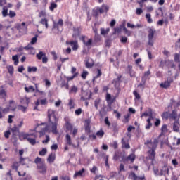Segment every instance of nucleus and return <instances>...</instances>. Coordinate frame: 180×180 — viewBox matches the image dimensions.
<instances>
[{"instance_id": "1", "label": "nucleus", "mask_w": 180, "mask_h": 180, "mask_svg": "<svg viewBox=\"0 0 180 180\" xmlns=\"http://www.w3.org/2000/svg\"><path fill=\"white\" fill-rule=\"evenodd\" d=\"M49 123L46 127V131H52L53 134H57V123H58V118L56 116V111L53 110H48Z\"/></svg>"}, {"instance_id": "2", "label": "nucleus", "mask_w": 180, "mask_h": 180, "mask_svg": "<svg viewBox=\"0 0 180 180\" xmlns=\"http://www.w3.org/2000/svg\"><path fill=\"white\" fill-rule=\"evenodd\" d=\"M41 129H42L39 131H36V129L31 130L30 131V133L22 134L21 136L23 139L27 140L30 144L34 146V144H36V137H37L38 134H39L40 137H42V136L46 134V127L44 126Z\"/></svg>"}, {"instance_id": "3", "label": "nucleus", "mask_w": 180, "mask_h": 180, "mask_svg": "<svg viewBox=\"0 0 180 180\" xmlns=\"http://www.w3.org/2000/svg\"><path fill=\"white\" fill-rule=\"evenodd\" d=\"M34 162L37 165V169L39 174H46V165H44V159L37 157L34 160Z\"/></svg>"}, {"instance_id": "4", "label": "nucleus", "mask_w": 180, "mask_h": 180, "mask_svg": "<svg viewBox=\"0 0 180 180\" xmlns=\"http://www.w3.org/2000/svg\"><path fill=\"white\" fill-rule=\"evenodd\" d=\"M155 29L150 28L148 30V46H153L154 45V34H155Z\"/></svg>"}, {"instance_id": "5", "label": "nucleus", "mask_w": 180, "mask_h": 180, "mask_svg": "<svg viewBox=\"0 0 180 180\" xmlns=\"http://www.w3.org/2000/svg\"><path fill=\"white\" fill-rule=\"evenodd\" d=\"M121 143L122 144V148H126V150L130 149V143H129V139H127V137L124 136L122 138Z\"/></svg>"}, {"instance_id": "6", "label": "nucleus", "mask_w": 180, "mask_h": 180, "mask_svg": "<svg viewBox=\"0 0 180 180\" xmlns=\"http://www.w3.org/2000/svg\"><path fill=\"white\" fill-rule=\"evenodd\" d=\"M76 71H77V68L72 67L71 72H72V74H73V75L71 77H67L68 81H72V79H74V78H77V77H78L79 73L75 72Z\"/></svg>"}, {"instance_id": "7", "label": "nucleus", "mask_w": 180, "mask_h": 180, "mask_svg": "<svg viewBox=\"0 0 180 180\" xmlns=\"http://www.w3.org/2000/svg\"><path fill=\"white\" fill-rule=\"evenodd\" d=\"M172 81L173 80L171 78L167 79V81L160 84V87L164 88L165 89H167V88H169V86H171Z\"/></svg>"}, {"instance_id": "8", "label": "nucleus", "mask_w": 180, "mask_h": 180, "mask_svg": "<svg viewBox=\"0 0 180 180\" xmlns=\"http://www.w3.org/2000/svg\"><path fill=\"white\" fill-rule=\"evenodd\" d=\"M64 25V21L63 19H59L58 22L53 21V29H57V30H60V27H63Z\"/></svg>"}, {"instance_id": "9", "label": "nucleus", "mask_w": 180, "mask_h": 180, "mask_svg": "<svg viewBox=\"0 0 180 180\" xmlns=\"http://www.w3.org/2000/svg\"><path fill=\"white\" fill-rule=\"evenodd\" d=\"M179 118H178V112L176 110H173L172 113L169 114V120H175V122L178 121Z\"/></svg>"}, {"instance_id": "10", "label": "nucleus", "mask_w": 180, "mask_h": 180, "mask_svg": "<svg viewBox=\"0 0 180 180\" xmlns=\"http://www.w3.org/2000/svg\"><path fill=\"white\" fill-rule=\"evenodd\" d=\"M134 160H136V155L133 153L123 158L124 162H127V161H131V162H134Z\"/></svg>"}, {"instance_id": "11", "label": "nucleus", "mask_w": 180, "mask_h": 180, "mask_svg": "<svg viewBox=\"0 0 180 180\" xmlns=\"http://www.w3.org/2000/svg\"><path fill=\"white\" fill-rule=\"evenodd\" d=\"M67 44H70L73 50V51H77L78 50V41H71L67 42Z\"/></svg>"}, {"instance_id": "12", "label": "nucleus", "mask_w": 180, "mask_h": 180, "mask_svg": "<svg viewBox=\"0 0 180 180\" xmlns=\"http://www.w3.org/2000/svg\"><path fill=\"white\" fill-rule=\"evenodd\" d=\"M144 116H149V119L153 120L154 117H153V110L151 108H148V111H146L143 114H141V117Z\"/></svg>"}, {"instance_id": "13", "label": "nucleus", "mask_w": 180, "mask_h": 180, "mask_svg": "<svg viewBox=\"0 0 180 180\" xmlns=\"http://www.w3.org/2000/svg\"><path fill=\"white\" fill-rule=\"evenodd\" d=\"M60 81H61L60 88H64L65 89H70V85L68 84V81H70V80L66 81V80L63 79V78L60 77Z\"/></svg>"}, {"instance_id": "14", "label": "nucleus", "mask_w": 180, "mask_h": 180, "mask_svg": "<svg viewBox=\"0 0 180 180\" xmlns=\"http://www.w3.org/2000/svg\"><path fill=\"white\" fill-rule=\"evenodd\" d=\"M36 57L38 60L42 59V63L46 64V56H44V53H43V51H39V53H37Z\"/></svg>"}, {"instance_id": "15", "label": "nucleus", "mask_w": 180, "mask_h": 180, "mask_svg": "<svg viewBox=\"0 0 180 180\" xmlns=\"http://www.w3.org/2000/svg\"><path fill=\"white\" fill-rule=\"evenodd\" d=\"M6 91L4 89V86H0V99H6Z\"/></svg>"}, {"instance_id": "16", "label": "nucleus", "mask_w": 180, "mask_h": 180, "mask_svg": "<svg viewBox=\"0 0 180 180\" xmlns=\"http://www.w3.org/2000/svg\"><path fill=\"white\" fill-rule=\"evenodd\" d=\"M55 160H56V154H54V153H51V154L48 156L47 162H48L49 164H53V162H54Z\"/></svg>"}, {"instance_id": "17", "label": "nucleus", "mask_w": 180, "mask_h": 180, "mask_svg": "<svg viewBox=\"0 0 180 180\" xmlns=\"http://www.w3.org/2000/svg\"><path fill=\"white\" fill-rule=\"evenodd\" d=\"M81 34V31H79V28H73V39H77Z\"/></svg>"}, {"instance_id": "18", "label": "nucleus", "mask_w": 180, "mask_h": 180, "mask_svg": "<svg viewBox=\"0 0 180 180\" xmlns=\"http://www.w3.org/2000/svg\"><path fill=\"white\" fill-rule=\"evenodd\" d=\"M9 112V108H2L0 106V119H2V117H4V113H8Z\"/></svg>"}, {"instance_id": "19", "label": "nucleus", "mask_w": 180, "mask_h": 180, "mask_svg": "<svg viewBox=\"0 0 180 180\" xmlns=\"http://www.w3.org/2000/svg\"><path fill=\"white\" fill-rule=\"evenodd\" d=\"M66 143L67 144H68V146H72L74 148H77V146L72 144V142L71 141V136H70V134L66 135Z\"/></svg>"}, {"instance_id": "20", "label": "nucleus", "mask_w": 180, "mask_h": 180, "mask_svg": "<svg viewBox=\"0 0 180 180\" xmlns=\"http://www.w3.org/2000/svg\"><path fill=\"white\" fill-rule=\"evenodd\" d=\"M120 79H122V76H118L116 79H114L113 84H115V88H117L120 85Z\"/></svg>"}, {"instance_id": "21", "label": "nucleus", "mask_w": 180, "mask_h": 180, "mask_svg": "<svg viewBox=\"0 0 180 180\" xmlns=\"http://www.w3.org/2000/svg\"><path fill=\"white\" fill-rule=\"evenodd\" d=\"M173 130L174 131H176V133H178L179 131V122L175 121L173 124Z\"/></svg>"}, {"instance_id": "22", "label": "nucleus", "mask_w": 180, "mask_h": 180, "mask_svg": "<svg viewBox=\"0 0 180 180\" xmlns=\"http://www.w3.org/2000/svg\"><path fill=\"white\" fill-rule=\"evenodd\" d=\"M149 75H151V72L150 71V70L144 72L143 76H142L141 79L143 82L147 81V78H148Z\"/></svg>"}, {"instance_id": "23", "label": "nucleus", "mask_w": 180, "mask_h": 180, "mask_svg": "<svg viewBox=\"0 0 180 180\" xmlns=\"http://www.w3.org/2000/svg\"><path fill=\"white\" fill-rule=\"evenodd\" d=\"M11 131L13 133V137H15L16 136L17 133H19V128L15 125L13 128L11 129Z\"/></svg>"}, {"instance_id": "24", "label": "nucleus", "mask_w": 180, "mask_h": 180, "mask_svg": "<svg viewBox=\"0 0 180 180\" xmlns=\"http://www.w3.org/2000/svg\"><path fill=\"white\" fill-rule=\"evenodd\" d=\"M1 13H2L3 18H6V16L9 15V13H8V7L4 6L2 8Z\"/></svg>"}, {"instance_id": "25", "label": "nucleus", "mask_w": 180, "mask_h": 180, "mask_svg": "<svg viewBox=\"0 0 180 180\" xmlns=\"http://www.w3.org/2000/svg\"><path fill=\"white\" fill-rule=\"evenodd\" d=\"M77 92H78V87L75 85L72 86L69 91V94H77Z\"/></svg>"}, {"instance_id": "26", "label": "nucleus", "mask_w": 180, "mask_h": 180, "mask_svg": "<svg viewBox=\"0 0 180 180\" xmlns=\"http://www.w3.org/2000/svg\"><path fill=\"white\" fill-rule=\"evenodd\" d=\"M148 154L150 155V158L151 160H153V158L155 157V150H153V149H150L148 150Z\"/></svg>"}, {"instance_id": "27", "label": "nucleus", "mask_w": 180, "mask_h": 180, "mask_svg": "<svg viewBox=\"0 0 180 180\" xmlns=\"http://www.w3.org/2000/svg\"><path fill=\"white\" fill-rule=\"evenodd\" d=\"M96 135L97 136V137H99V139H102V137H103V136H105V131H103V130H99L96 133Z\"/></svg>"}, {"instance_id": "28", "label": "nucleus", "mask_w": 180, "mask_h": 180, "mask_svg": "<svg viewBox=\"0 0 180 180\" xmlns=\"http://www.w3.org/2000/svg\"><path fill=\"white\" fill-rule=\"evenodd\" d=\"M101 98H96L95 101H94V108L96 109V110H98V106H99V104L101 103Z\"/></svg>"}, {"instance_id": "29", "label": "nucleus", "mask_w": 180, "mask_h": 180, "mask_svg": "<svg viewBox=\"0 0 180 180\" xmlns=\"http://www.w3.org/2000/svg\"><path fill=\"white\" fill-rule=\"evenodd\" d=\"M12 60L14 61L15 65H18V64H19V58L18 57V55L13 56Z\"/></svg>"}, {"instance_id": "30", "label": "nucleus", "mask_w": 180, "mask_h": 180, "mask_svg": "<svg viewBox=\"0 0 180 180\" xmlns=\"http://www.w3.org/2000/svg\"><path fill=\"white\" fill-rule=\"evenodd\" d=\"M84 172H85V169H82L81 170H79V172H76L74 175L75 178H77V176H82V174H84Z\"/></svg>"}, {"instance_id": "31", "label": "nucleus", "mask_w": 180, "mask_h": 180, "mask_svg": "<svg viewBox=\"0 0 180 180\" xmlns=\"http://www.w3.org/2000/svg\"><path fill=\"white\" fill-rule=\"evenodd\" d=\"M127 71L129 72L130 77H133V67H131V65L127 66Z\"/></svg>"}, {"instance_id": "32", "label": "nucleus", "mask_w": 180, "mask_h": 180, "mask_svg": "<svg viewBox=\"0 0 180 180\" xmlns=\"http://www.w3.org/2000/svg\"><path fill=\"white\" fill-rule=\"evenodd\" d=\"M25 92H34V87L33 86H29L28 87H25Z\"/></svg>"}, {"instance_id": "33", "label": "nucleus", "mask_w": 180, "mask_h": 180, "mask_svg": "<svg viewBox=\"0 0 180 180\" xmlns=\"http://www.w3.org/2000/svg\"><path fill=\"white\" fill-rule=\"evenodd\" d=\"M106 101L108 103H113V100H112V95H110V94H107Z\"/></svg>"}, {"instance_id": "34", "label": "nucleus", "mask_w": 180, "mask_h": 180, "mask_svg": "<svg viewBox=\"0 0 180 180\" xmlns=\"http://www.w3.org/2000/svg\"><path fill=\"white\" fill-rule=\"evenodd\" d=\"M161 134H165L167 131H168V129L167 128V124H163L161 128Z\"/></svg>"}, {"instance_id": "35", "label": "nucleus", "mask_w": 180, "mask_h": 180, "mask_svg": "<svg viewBox=\"0 0 180 180\" xmlns=\"http://www.w3.org/2000/svg\"><path fill=\"white\" fill-rule=\"evenodd\" d=\"M11 168L15 171H18V168H19V162H15L14 163H13Z\"/></svg>"}, {"instance_id": "36", "label": "nucleus", "mask_w": 180, "mask_h": 180, "mask_svg": "<svg viewBox=\"0 0 180 180\" xmlns=\"http://www.w3.org/2000/svg\"><path fill=\"white\" fill-rule=\"evenodd\" d=\"M147 122H148V124L146 126V130H150V129L151 128V126H153L150 118H148L147 120Z\"/></svg>"}, {"instance_id": "37", "label": "nucleus", "mask_w": 180, "mask_h": 180, "mask_svg": "<svg viewBox=\"0 0 180 180\" xmlns=\"http://www.w3.org/2000/svg\"><path fill=\"white\" fill-rule=\"evenodd\" d=\"M162 119H165L166 120H168L169 119V113L168 112H165L162 114Z\"/></svg>"}, {"instance_id": "38", "label": "nucleus", "mask_w": 180, "mask_h": 180, "mask_svg": "<svg viewBox=\"0 0 180 180\" xmlns=\"http://www.w3.org/2000/svg\"><path fill=\"white\" fill-rule=\"evenodd\" d=\"M123 30L124 32V34H127V36L130 37L131 36V31H129V30H127V28H126V27H123Z\"/></svg>"}, {"instance_id": "39", "label": "nucleus", "mask_w": 180, "mask_h": 180, "mask_svg": "<svg viewBox=\"0 0 180 180\" xmlns=\"http://www.w3.org/2000/svg\"><path fill=\"white\" fill-rule=\"evenodd\" d=\"M146 18L147 19L148 23H153V19H151V14L150 13L146 14Z\"/></svg>"}, {"instance_id": "40", "label": "nucleus", "mask_w": 180, "mask_h": 180, "mask_svg": "<svg viewBox=\"0 0 180 180\" xmlns=\"http://www.w3.org/2000/svg\"><path fill=\"white\" fill-rule=\"evenodd\" d=\"M110 30L109 28H107L106 30L101 28V34L103 35L108 34L109 33V31Z\"/></svg>"}, {"instance_id": "41", "label": "nucleus", "mask_w": 180, "mask_h": 180, "mask_svg": "<svg viewBox=\"0 0 180 180\" xmlns=\"http://www.w3.org/2000/svg\"><path fill=\"white\" fill-rule=\"evenodd\" d=\"M7 70H8V73H9L10 75H12L13 74L14 69H13V67L12 65H8L7 67Z\"/></svg>"}, {"instance_id": "42", "label": "nucleus", "mask_w": 180, "mask_h": 180, "mask_svg": "<svg viewBox=\"0 0 180 180\" xmlns=\"http://www.w3.org/2000/svg\"><path fill=\"white\" fill-rule=\"evenodd\" d=\"M56 8H57V4H56L54 2L51 3V5L49 6L50 11H54V9H56Z\"/></svg>"}, {"instance_id": "43", "label": "nucleus", "mask_w": 180, "mask_h": 180, "mask_svg": "<svg viewBox=\"0 0 180 180\" xmlns=\"http://www.w3.org/2000/svg\"><path fill=\"white\" fill-rule=\"evenodd\" d=\"M8 16H9L11 18H15V16H16V13L12 10H10Z\"/></svg>"}, {"instance_id": "44", "label": "nucleus", "mask_w": 180, "mask_h": 180, "mask_svg": "<svg viewBox=\"0 0 180 180\" xmlns=\"http://www.w3.org/2000/svg\"><path fill=\"white\" fill-rule=\"evenodd\" d=\"M36 72L37 71V67H28V72Z\"/></svg>"}, {"instance_id": "45", "label": "nucleus", "mask_w": 180, "mask_h": 180, "mask_svg": "<svg viewBox=\"0 0 180 180\" xmlns=\"http://www.w3.org/2000/svg\"><path fill=\"white\" fill-rule=\"evenodd\" d=\"M175 63H180V55L179 53H175L174 55Z\"/></svg>"}, {"instance_id": "46", "label": "nucleus", "mask_w": 180, "mask_h": 180, "mask_svg": "<svg viewBox=\"0 0 180 180\" xmlns=\"http://www.w3.org/2000/svg\"><path fill=\"white\" fill-rule=\"evenodd\" d=\"M68 105L70 106V109H74V106L75 105V104L74 103V100L72 99L69 100Z\"/></svg>"}, {"instance_id": "47", "label": "nucleus", "mask_w": 180, "mask_h": 180, "mask_svg": "<svg viewBox=\"0 0 180 180\" xmlns=\"http://www.w3.org/2000/svg\"><path fill=\"white\" fill-rule=\"evenodd\" d=\"M84 44L86 46V47H90V46H92V39H89L88 40V41H85L84 43Z\"/></svg>"}, {"instance_id": "48", "label": "nucleus", "mask_w": 180, "mask_h": 180, "mask_svg": "<svg viewBox=\"0 0 180 180\" xmlns=\"http://www.w3.org/2000/svg\"><path fill=\"white\" fill-rule=\"evenodd\" d=\"M105 109H106V105L104 104L101 108V110H99L100 116H103V113H105Z\"/></svg>"}, {"instance_id": "49", "label": "nucleus", "mask_w": 180, "mask_h": 180, "mask_svg": "<svg viewBox=\"0 0 180 180\" xmlns=\"http://www.w3.org/2000/svg\"><path fill=\"white\" fill-rule=\"evenodd\" d=\"M129 176H131V179H134V180H137L138 178L139 177V176H137V175H136V173L134 172H131L129 174Z\"/></svg>"}, {"instance_id": "50", "label": "nucleus", "mask_w": 180, "mask_h": 180, "mask_svg": "<svg viewBox=\"0 0 180 180\" xmlns=\"http://www.w3.org/2000/svg\"><path fill=\"white\" fill-rule=\"evenodd\" d=\"M88 76V71L84 70L81 75V77L83 79H86V77Z\"/></svg>"}, {"instance_id": "51", "label": "nucleus", "mask_w": 180, "mask_h": 180, "mask_svg": "<svg viewBox=\"0 0 180 180\" xmlns=\"http://www.w3.org/2000/svg\"><path fill=\"white\" fill-rule=\"evenodd\" d=\"M86 68H92L94 67V63H89V60L86 62Z\"/></svg>"}, {"instance_id": "52", "label": "nucleus", "mask_w": 180, "mask_h": 180, "mask_svg": "<svg viewBox=\"0 0 180 180\" xmlns=\"http://www.w3.org/2000/svg\"><path fill=\"white\" fill-rule=\"evenodd\" d=\"M150 150H155V148H157V142H155V141H154V142H153L152 143H151V145H150Z\"/></svg>"}, {"instance_id": "53", "label": "nucleus", "mask_w": 180, "mask_h": 180, "mask_svg": "<svg viewBox=\"0 0 180 180\" xmlns=\"http://www.w3.org/2000/svg\"><path fill=\"white\" fill-rule=\"evenodd\" d=\"M18 110H21V112H26V109H27V108L23 105H18Z\"/></svg>"}, {"instance_id": "54", "label": "nucleus", "mask_w": 180, "mask_h": 180, "mask_svg": "<svg viewBox=\"0 0 180 180\" xmlns=\"http://www.w3.org/2000/svg\"><path fill=\"white\" fill-rule=\"evenodd\" d=\"M36 43H37V35L32 38L31 42H30L31 44H36Z\"/></svg>"}, {"instance_id": "55", "label": "nucleus", "mask_w": 180, "mask_h": 180, "mask_svg": "<svg viewBox=\"0 0 180 180\" xmlns=\"http://www.w3.org/2000/svg\"><path fill=\"white\" fill-rule=\"evenodd\" d=\"M98 74L93 79V81H95V79H96V78H99V77H101V75H102V72L101 71V69H98Z\"/></svg>"}, {"instance_id": "56", "label": "nucleus", "mask_w": 180, "mask_h": 180, "mask_svg": "<svg viewBox=\"0 0 180 180\" xmlns=\"http://www.w3.org/2000/svg\"><path fill=\"white\" fill-rule=\"evenodd\" d=\"M65 126H66L67 130H72V124H71V123L66 122Z\"/></svg>"}, {"instance_id": "57", "label": "nucleus", "mask_w": 180, "mask_h": 180, "mask_svg": "<svg viewBox=\"0 0 180 180\" xmlns=\"http://www.w3.org/2000/svg\"><path fill=\"white\" fill-rule=\"evenodd\" d=\"M119 152L118 151H115V155L113 156V160H115V161H117V160H119Z\"/></svg>"}, {"instance_id": "58", "label": "nucleus", "mask_w": 180, "mask_h": 180, "mask_svg": "<svg viewBox=\"0 0 180 180\" xmlns=\"http://www.w3.org/2000/svg\"><path fill=\"white\" fill-rule=\"evenodd\" d=\"M102 8H103V11H105V12L107 13L109 11V6H108L106 4H103Z\"/></svg>"}, {"instance_id": "59", "label": "nucleus", "mask_w": 180, "mask_h": 180, "mask_svg": "<svg viewBox=\"0 0 180 180\" xmlns=\"http://www.w3.org/2000/svg\"><path fill=\"white\" fill-rule=\"evenodd\" d=\"M130 117V114H127L124 116V123H128L129 122V119Z\"/></svg>"}, {"instance_id": "60", "label": "nucleus", "mask_w": 180, "mask_h": 180, "mask_svg": "<svg viewBox=\"0 0 180 180\" xmlns=\"http://www.w3.org/2000/svg\"><path fill=\"white\" fill-rule=\"evenodd\" d=\"M9 136H11V131L8 130L4 132L5 139H9Z\"/></svg>"}, {"instance_id": "61", "label": "nucleus", "mask_w": 180, "mask_h": 180, "mask_svg": "<svg viewBox=\"0 0 180 180\" xmlns=\"http://www.w3.org/2000/svg\"><path fill=\"white\" fill-rule=\"evenodd\" d=\"M151 144H153V142L150 140H148L145 142V145L148 146V148H151Z\"/></svg>"}, {"instance_id": "62", "label": "nucleus", "mask_w": 180, "mask_h": 180, "mask_svg": "<svg viewBox=\"0 0 180 180\" xmlns=\"http://www.w3.org/2000/svg\"><path fill=\"white\" fill-rule=\"evenodd\" d=\"M136 99H140V94L137 93V91H134L133 92Z\"/></svg>"}, {"instance_id": "63", "label": "nucleus", "mask_w": 180, "mask_h": 180, "mask_svg": "<svg viewBox=\"0 0 180 180\" xmlns=\"http://www.w3.org/2000/svg\"><path fill=\"white\" fill-rule=\"evenodd\" d=\"M136 15H141V13H143V9L140 8H136Z\"/></svg>"}, {"instance_id": "64", "label": "nucleus", "mask_w": 180, "mask_h": 180, "mask_svg": "<svg viewBox=\"0 0 180 180\" xmlns=\"http://www.w3.org/2000/svg\"><path fill=\"white\" fill-rule=\"evenodd\" d=\"M120 41L121 43H127V38L126 37H122Z\"/></svg>"}]
</instances>
